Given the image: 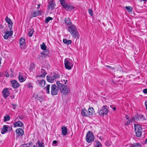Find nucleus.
<instances>
[{"instance_id":"f257e3e1","label":"nucleus","mask_w":147,"mask_h":147,"mask_svg":"<svg viewBox=\"0 0 147 147\" xmlns=\"http://www.w3.org/2000/svg\"><path fill=\"white\" fill-rule=\"evenodd\" d=\"M58 88L60 90L61 93L63 95H66L69 94L70 90L69 88L67 85H64L63 84L61 83L60 82L57 81V82Z\"/></svg>"},{"instance_id":"f03ea898","label":"nucleus","mask_w":147,"mask_h":147,"mask_svg":"<svg viewBox=\"0 0 147 147\" xmlns=\"http://www.w3.org/2000/svg\"><path fill=\"white\" fill-rule=\"evenodd\" d=\"M68 30L73 37L74 38L79 37L78 32L75 26L73 25L69 26L68 27Z\"/></svg>"},{"instance_id":"7ed1b4c3","label":"nucleus","mask_w":147,"mask_h":147,"mask_svg":"<svg viewBox=\"0 0 147 147\" xmlns=\"http://www.w3.org/2000/svg\"><path fill=\"white\" fill-rule=\"evenodd\" d=\"M64 64L65 68L70 70L73 66L72 61L69 58H66L64 61Z\"/></svg>"},{"instance_id":"20e7f679","label":"nucleus","mask_w":147,"mask_h":147,"mask_svg":"<svg viewBox=\"0 0 147 147\" xmlns=\"http://www.w3.org/2000/svg\"><path fill=\"white\" fill-rule=\"evenodd\" d=\"M59 76L58 74L54 73L51 76H47V81L50 83H53L54 80L59 78Z\"/></svg>"},{"instance_id":"39448f33","label":"nucleus","mask_w":147,"mask_h":147,"mask_svg":"<svg viewBox=\"0 0 147 147\" xmlns=\"http://www.w3.org/2000/svg\"><path fill=\"white\" fill-rule=\"evenodd\" d=\"M94 140V136L92 133L90 131L87 133L86 136V140L87 142L90 143L93 142Z\"/></svg>"},{"instance_id":"423d86ee","label":"nucleus","mask_w":147,"mask_h":147,"mask_svg":"<svg viewBox=\"0 0 147 147\" xmlns=\"http://www.w3.org/2000/svg\"><path fill=\"white\" fill-rule=\"evenodd\" d=\"M108 109L107 108V106L104 105L102 106L101 108L99 109L98 112L100 115H106L108 112Z\"/></svg>"},{"instance_id":"0eeeda50","label":"nucleus","mask_w":147,"mask_h":147,"mask_svg":"<svg viewBox=\"0 0 147 147\" xmlns=\"http://www.w3.org/2000/svg\"><path fill=\"white\" fill-rule=\"evenodd\" d=\"M58 89L56 85H52L51 88V94L53 95H56L58 92Z\"/></svg>"},{"instance_id":"6e6552de","label":"nucleus","mask_w":147,"mask_h":147,"mask_svg":"<svg viewBox=\"0 0 147 147\" xmlns=\"http://www.w3.org/2000/svg\"><path fill=\"white\" fill-rule=\"evenodd\" d=\"M8 88H4L2 91L3 96L6 99L10 95V93L8 91Z\"/></svg>"},{"instance_id":"1a4fd4ad","label":"nucleus","mask_w":147,"mask_h":147,"mask_svg":"<svg viewBox=\"0 0 147 147\" xmlns=\"http://www.w3.org/2000/svg\"><path fill=\"white\" fill-rule=\"evenodd\" d=\"M13 34V31L11 30H10V31H5L4 35L3 36L4 38L5 39H7L9 36H11Z\"/></svg>"},{"instance_id":"9d476101","label":"nucleus","mask_w":147,"mask_h":147,"mask_svg":"<svg viewBox=\"0 0 147 147\" xmlns=\"http://www.w3.org/2000/svg\"><path fill=\"white\" fill-rule=\"evenodd\" d=\"M62 6L63 8H65L66 10L69 11H71L74 8V7L72 5L69 4H67L65 3Z\"/></svg>"},{"instance_id":"9b49d317","label":"nucleus","mask_w":147,"mask_h":147,"mask_svg":"<svg viewBox=\"0 0 147 147\" xmlns=\"http://www.w3.org/2000/svg\"><path fill=\"white\" fill-rule=\"evenodd\" d=\"M55 5V4L53 0H51V1L49 2L48 5V9H53Z\"/></svg>"},{"instance_id":"f8f14e48","label":"nucleus","mask_w":147,"mask_h":147,"mask_svg":"<svg viewBox=\"0 0 147 147\" xmlns=\"http://www.w3.org/2000/svg\"><path fill=\"white\" fill-rule=\"evenodd\" d=\"M17 135L19 136H22L24 134L23 130L20 128L17 129L16 131Z\"/></svg>"},{"instance_id":"ddd939ff","label":"nucleus","mask_w":147,"mask_h":147,"mask_svg":"<svg viewBox=\"0 0 147 147\" xmlns=\"http://www.w3.org/2000/svg\"><path fill=\"white\" fill-rule=\"evenodd\" d=\"M5 20L9 25V27L11 30L12 27L13 23L11 20L7 16L5 18Z\"/></svg>"},{"instance_id":"4468645a","label":"nucleus","mask_w":147,"mask_h":147,"mask_svg":"<svg viewBox=\"0 0 147 147\" xmlns=\"http://www.w3.org/2000/svg\"><path fill=\"white\" fill-rule=\"evenodd\" d=\"M19 42L20 47L22 49L24 48L25 45V39L23 38H21Z\"/></svg>"},{"instance_id":"2eb2a0df","label":"nucleus","mask_w":147,"mask_h":147,"mask_svg":"<svg viewBox=\"0 0 147 147\" xmlns=\"http://www.w3.org/2000/svg\"><path fill=\"white\" fill-rule=\"evenodd\" d=\"M11 83L12 87L14 88H17L20 86V84L15 80L11 81Z\"/></svg>"},{"instance_id":"dca6fc26","label":"nucleus","mask_w":147,"mask_h":147,"mask_svg":"<svg viewBox=\"0 0 147 147\" xmlns=\"http://www.w3.org/2000/svg\"><path fill=\"white\" fill-rule=\"evenodd\" d=\"M37 82L40 87H44L45 84V81L44 80L42 79L41 80H38Z\"/></svg>"},{"instance_id":"f3484780","label":"nucleus","mask_w":147,"mask_h":147,"mask_svg":"<svg viewBox=\"0 0 147 147\" xmlns=\"http://www.w3.org/2000/svg\"><path fill=\"white\" fill-rule=\"evenodd\" d=\"M41 15V11H40L35 10L33 11L32 15L33 17H36Z\"/></svg>"},{"instance_id":"a211bd4d","label":"nucleus","mask_w":147,"mask_h":147,"mask_svg":"<svg viewBox=\"0 0 147 147\" xmlns=\"http://www.w3.org/2000/svg\"><path fill=\"white\" fill-rule=\"evenodd\" d=\"M88 117H90L93 115L94 113V109L92 107L89 108L88 109Z\"/></svg>"},{"instance_id":"6ab92c4d","label":"nucleus","mask_w":147,"mask_h":147,"mask_svg":"<svg viewBox=\"0 0 147 147\" xmlns=\"http://www.w3.org/2000/svg\"><path fill=\"white\" fill-rule=\"evenodd\" d=\"M135 131H142V127L140 125L138 124H135L134 126Z\"/></svg>"},{"instance_id":"aec40b11","label":"nucleus","mask_w":147,"mask_h":147,"mask_svg":"<svg viewBox=\"0 0 147 147\" xmlns=\"http://www.w3.org/2000/svg\"><path fill=\"white\" fill-rule=\"evenodd\" d=\"M81 113L83 116L88 117V111L84 109H82Z\"/></svg>"},{"instance_id":"412c9836","label":"nucleus","mask_w":147,"mask_h":147,"mask_svg":"<svg viewBox=\"0 0 147 147\" xmlns=\"http://www.w3.org/2000/svg\"><path fill=\"white\" fill-rule=\"evenodd\" d=\"M14 125L15 127H22L23 125V123L20 121L16 122L14 123Z\"/></svg>"},{"instance_id":"4be33fe9","label":"nucleus","mask_w":147,"mask_h":147,"mask_svg":"<svg viewBox=\"0 0 147 147\" xmlns=\"http://www.w3.org/2000/svg\"><path fill=\"white\" fill-rule=\"evenodd\" d=\"M46 51H44L43 52L41 53L39 56V59H43L45 58L47 55L46 54Z\"/></svg>"},{"instance_id":"5701e85b","label":"nucleus","mask_w":147,"mask_h":147,"mask_svg":"<svg viewBox=\"0 0 147 147\" xmlns=\"http://www.w3.org/2000/svg\"><path fill=\"white\" fill-rule=\"evenodd\" d=\"M8 127L7 125H4L3 129L1 131V133L2 134H4L7 131Z\"/></svg>"},{"instance_id":"b1692460","label":"nucleus","mask_w":147,"mask_h":147,"mask_svg":"<svg viewBox=\"0 0 147 147\" xmlns=\"http://www.w3.org/2000/svg\"><path fill=\"white\" fill-rule=\"evenodd\" d=\"M62 134L64 136H65L67 134V128L64 126H63L62 128Z\"/></svg>"},{"instance_id":"393cba45","label":"nucleus","mask_w":147,"mask_h":147,"mask_svg":"<svg viewBox=\"0 0 147 147\" xmlns=\"http://www.w3.org/2000/svg\"><path fill=\"white\" fill-rule=\"evenodd\" d=\"M50 88V85L49 84H47V86H45V88H44V89H45V90H46V93L47 94H49Z\"/></svg>"},{"instance_id":"a878e982","label":"nucleus","mask_w":147,"mask_h":147,"mask_svg":"<svg viewBox=\"0 0 147 147\" xmlns=\"http://www.w3.org/2000/svg\"><path fill=\"white\" fill-rule=\"evenodd\" d=\"M41 72L42 73H43L42 74H41V75H40L39 76V77H42V78H44L47 74V73L45 72V70L43 69H41Z\"/></svg>"},{"instance_id":"bb28decb","label":"nucleus","mask_w":147,"mask_h":147,"mask_svg":"<svg viewBox=\"0 0 147 147\" xmlns=\"http://www.w3.org/2000/svg\"><path fill=\"white\" fill-rule=\"evenodd\" d=\"M18 78L19 81L21 82L24 81L25 80V79L22 77V76L21 75L20 73H19Z\"/></svg>"},{"instance_id":"cd10ccee","label":"nucleus","mask_w":147,"mask_h":147,"mask_svg":"<svg viewBox=\"0 0 147 147\" xmlns=\"http://www.w3.org/2000/svg\"><path fill=\"white\" fill-rule=\"evenodd\" d=\"M65 24L67 25H69L71 24V20L69 18H66L65 20Z\"/></svg>"},{"instance_id":"c85d7f7f","label":"nucleus","mask_w":147,"mask_h":147,"mask_svg":"<svg viewBox=\"0 0 147 147\" xmlns=\"http://www.w3.org/2000/svg\"><path fill=\"white\" fill-rule=\"evenodd\" d=\"M94 147H102V145L99 141H97L96 142Z\"/></svg>"},{"instance_id":"c756f323","label":"nucleus","mask_w":147,"mask_h":147,"mask_svg":"<svg viewBox=\"0 0 147 147\" xmlns=\"http://www.w3.org/2000/svg\"><path fill=\"white\" fill-rule=\"evenodd\" d=\"M4 121L5 122L9 121L10 119V117L7 115H6L4 117Z\"/></svg>"},{"instance_id":"7c9ffc66","label":"nucleus","mask_w":147,"mask_h":147,"mask_svg":"<svg viewBox=\"0 0 147 147\" xmlns=\"http://www.w3.org/2000/svg\"><path fill=\"white\" fill-rule=\"evenodd\" d=\"M34 31L33 29H31L29 30L28 31V35L30 37H31L33 34V33Z\"/></svg>"},{"instance_id":"2f4dec72","label":"nucleus","mask_w":147,"mask_h":147,"mask_svg":"<svg viewBox=\"0 0 147 147\" xmlns=\"http://www.w3.org/2000/svg\"><path fill=\"white\" fill-rule=\"evenodd\" d=\"M34 96H35V98H36L37 99L39 100L40 101H41L42 100V97L40 96H39L38 94H36Z\"/></svg>"},{"instance_id":"473e14b6","label":"nucleus","mask_w":147,"mask_h":147,"mask_svg":"<svg viewBox=\"0 0 147 147\" xmlns=\"http://www.w3.org/2000/svg\"><path fill=\"white\" fill-rule=\"evenodd\" d=\"M37 144L39 147H44V144L43 142H40L39 141H38Z\"/></svg>"},{"instance_id":"72a5a7b5","label":"nucleus","mask_w":147,"mask_h":147,"mask_svg":"<svg viewBox=\"0 0 147 147\" xmlns=\"http://www.w3.org/2000/svg\"><path fill=\"white\" fill-rule=\"evenodd\" d=\"M41 48L43 50H46L47 47L44 43H43L41 45Z\"/></svg>"},{"instance_id":"f704fd0d","label":"nucleus","mask_w":147,"mask_h":147,"mask_svg":"<svg viewBox=\"0 0 147 147\" xmlns=\"http://www.w3.org/2000/svg\"><path fill=\"white\" fill-rule=\"evenodd\" d=\"M125 8L126 9H127V11L129 12V13L131 12L132 13V8L131 7L129 6H128V7L126 6L125 7Z\"/></svg>"},{"instance_id":"c9c22d12","label":"nucleus","mask_w":147,"mask_h":147,"mask_svg":"<svg viewBox=\"0 0 147 147\" xmlns=\"http://www.w3.org/2000/svg\"><path fill=\"white\" fill-rule=\"evenodd\" d=\"M53 20V18L52 17H49L47 18L45 20V22L46 23H48L50 20Z\"/></svg>"},{"instance_id":"e433bc0d","label":"nucleus","mask_w":147,"mask_h":147,"mask_svg":"<svg viewBox=\"0 0 147 147\" xmlns=\"http://www.w3.org/2000/svg\"><path fill=\"white\" fill-rule=\"evenodd\" d=\"M137 137H140L142 135V131H135Z\"/></svg>"},{"instance_id":"4c0bfd02","label":"nucleus","mask_w":147,"mask_h":147,"mask_svg":"<svg viewBox=\"0 0 147 147\" xmlns=\"http://www.w3.org/2000/svg\"><path fill=\"white\" fill-rule=\"evenodd\" d=\"M35 67L34 65V64L32 63L30 65V71H32Z\"/></svg>"},{"instance_id":"58836bf2","label":"nucleus","mask_w":147,"mask_h":147,"mask_svg":"<svg viewBox=\"0 0 147 147\" xmlns=\"http://www.w3.org/2000/svg\"><path fill=\"white\" fill-rule=\"evenodd\" d=\"M133 147H139L140 146V145L139 143H134L133 144Z\"/></svg>"},{"instance_id":"ea45409f","label":"nucleus","mask_w":147,"mask_h":147,"mask_svg":"<svg viewBox=\"0 0 147 147\" xmlns=\"http://www.w3.org/2000/svg\"><path fill=\"white\" fill-rule=\"evenodd\" d=\"M88 12L89 14L91 16H92L93 15V11L92 9H89L88 10Z\"/></svg>"},{"instance_id":"a19ab883","label":"nucleus","mask_w":147,"mask_h":147,"mask_svg":"<svg viewBox=\"0 0 147 147\" xmlns=\"http://www.w3.org/2000/svg\"><path fill=\"white\" fill-rule=\"evenodd\" d=\"M138 120V118L137 116H134L133 117L132 120V121L134 120V121H137Z\"/></svg>"},{"instance_id":"79ce46f5","label":"nucleus","mask_w":147,"mask_h":147,"mask_svg":"<svg viewBox=\"0 0 147 147\" xmlns=\"http://www.w3.org/2000/svg\"><path fill=\"white\" fill-rule=\"evenodd\" d=\"M61 5L63 6L65 3L64 0H59Z\"/></svg>"},{"instance_id":"37998d69","label":"nucleus","mask_w":147,"mask_h":147,"mask_svg":"<svg viewBox=\"0 0 147 147\" xmlns=\"http://www.w3.org/2000/svg\"><path fill=\"white\" fill-rule=\"evenodd\" d=\"M67 80H65V79H63L61 80V82L62 83H64L65 84H66V83L67 82Z\"/></svg>"},{"instance_id":"c03bdc74","label":"nucleus","mask_w":147,"mask_h":147,"mask_svg":"<svg viewBox=\"0 0 147 147\" xmlns=\"http://www.w3.org/2000/svg\"><path fill=\"white\" fill-rule=\"evenodd\" d=\"M57 141L56 140H54L53 141V144H54V146H57Z\"/></svg>"},{"instance_id":"a18cd8bd","label":"nucleus","mask_w":147,"mask_h":147,"mask_svg":"<svg viewBox=\"0 0 147 147\" xmlns=\"http://www.w3.org/2000/svg\"><path fill=\"white\" fill-rule=\"evenodd\" d=\"M132 121V120H128V121H127L125 123V125H129L130 124V122H131V121Z\"/></svg>"},{"instance_id":"49530a36","label":"nucleus","mask_w":147,"mask_h":147,"mask_svg":"<svg viewBox=\"0 0 147 147\" xmlns=\"http://www.w3.org/2000/svg\"><path fill=\"white\" fill-rule=\"evenodd\" d=\"M143 92V93L144 94H147V88L146 89H144Z\"/></svg>"},{"instance_id":"de8ad7c7","label":"nucleus","mask_w":147,"mask_h":147,"mask_svg":"<svg viewBox=\"0 0 147 147\" xmlns=\"http://www.w3.org/2000/svg\"><path fill=\"white\" fill-rule=\"evenodd\" d=\"M71 43V41L70 40H67V44L68 45H69Z\"/></svg>"},{"instance_id":"09e8293b","label":"nucleus","mask_w":147,"mask_h":147,"mask_svg":"<svg viewBox=\"0 0 147 147\" xmlns=\"http://www.w3.org/2000/svg\"><path fill=\"white\" fill-rule=\"evenodd\" d=\"M140 116L141 118H142L143 120H146V119H145V117H144V116L143 115H141Z\"/></svg>"},{"instance_id":"8fccbe9b","label":"nucleus","mask_w":147,"mask_h":147,"mask_svg":"<svg viewBox=\"0 0 147 147\" xmlns=\"http://www.w3.org/2000/svg\"><path fill=\"white\" fill-rule=\"evenodd\" d=\"M67 40L66 39H63V43L64 44H67Z\"/></svg>"},{"instance_id":"3c124183","label":"nucleus","mask_w":147,"mask_h":147,"mask_svg":"<svg viewBox=\"0 0 147 147\" xmlns=\"http://www.w3.org/2000/svg\"><path fill=\"white\" fill-rule=\"evenodd\" d=\"M106 67H108V68L111 69H114V68L109 65H107V66H106Z\"/></svg>"},{"instance_id":"603ef678","label":"nucleus","mask_w":147,"mask_h":147,"mask_svg":"<svg viewBox=\"0 0 147 147\" xmlns=\"http://www.w3.org/2000/svg\"><path fill=\"white\" fill-rule=\"evenodd\" d=\"M126 118L127 119H129L130 118V117L127 115H126Z\"/></svg>"},{"instance_id":"864d4df0","label":"nucleus","mask_w":147,"mask_h":147,"mask_svg":"<svg viewBox=\"0 0 147 147\" xmlns=\"http://www.w3.org/2000/svg\"><path fill=\"white\" fill-rule=\"evenodd\" d=\"M145 105H146V109H147V100L145 102Z\"/></svg>"},{"instance_id":"5fc2aeb1","label":"nucleus","mask_w":147,"mask_h":147,"mask_svg":"<svg viewBox=\"0 0 147 147\" xmlns=\"http://www.w3.org/2000/svg\"><path fill=\"white\" fill-rule=\"evenodd\" d=\"M19 117L20 119H22L23 118L22 116H20Z\"/></svg>"},{"instance_id":"6e6d98bb","label":"nucleus","mask_w":147,"mask_h":147,"mask_svg":"<svg viewBox=\"0 0 147 147\" xmlns=\"http://www.w3.org/2000/svg\"><path fill=\"white\" fill-rule=\"evenodd\" d=\"M41 5L40 4H38L37 6V9H38L40 6Z\"/></svg>"},{"instance_id":"4d7b16f0","label":"nucleus","mask_w":147,"mask_h":147,"mask_svg":"<svg viewBox=\"0 0 147 147\" xmlns=\"http://www.w3.org/2000/svg\"><path fill=\"white\" fill-rule=\"evenodd\" d=\"M16 107V105H13V109H15Z\"/></svg>"},{"instance_id":"13d9d810","label":"nucleus","mask_w":147,"mask_h":147,"mask_svg":"<svg viewBox=\"0 0 147 147\" xmlns=\"http://www.w3.org/2000/svg\"><path fill=\"white\" fill-rule=\"evenodd\" d=\"M5 76L7 77H9V75L7 74Z\"/></svg>"},{"instance_id":"bf43d9fd","label":"nucleus","mask_w":147,"mask_h":147,"mask_svg":"<svg viewBox=\"0 0 147 147\" xmlns=\"http://www.w3.org/2000/svg\"><path fill=\"white\" fill-rule=\"evenodd\" d=\"M0 28H3V26H2L1 25H0Z\"/></svg>"},{"instance_id":"052dcab7","label":"nucleus","mask_w":147,"mask_h":147,"mask_svg":"<svg viewBox=\"0 0 147 147\" xmlns=\"http://www.w3.org/2000/svg\"><path fill=\"white\" fill-rule=\"evenodd\" d=\"M113 110L115 111L116 109V108L115 107H114L113 108Z\"/></svg>"},{"instance_id":"680f3d73","label":"nucleus","mask_w":147,"mask_h":147,"mask_svg":"<svg viewBox=\"0 0 147 147\" xmlns=\"http://www.w3.org/2000/svg\"><path fill=\"white\" fill-rule=\"evenodd\" d=\"M10 76L11 77H13L14 76V75H13V74H11V75H10Z\"/></svg>"},{"instance_id":"e2e57ef3","label":"nucleus","mask_w":147,"mask_h":147,"mask_svg":"<svg viewBox=\"0 0 147 147\" xmlns=\"http://www.w3.org/2000/svg\"><path fill=\"white\" fill-rule=\"evenodd\" d=\"M145 143L146 144H147V138L145 140Z\"/></svg>"},{"instance_id":"0e129e2a","label":"nucleus","mask_w":147,"mask_h":147,"mask_svg":"<svg viewBox=\"0 0 147 147\" xmlns=\"http://www.w3.org/2000/svg\"><path fill=\"white\" fill-rule=\"evenodd\" d=\"M129 147H133V144H131Z\"/></svg>"},{"instance_id":"69168bd1","label":"nucleus","mask_w":147,"mask_h":147,"mask_svg":"<svg viewBox=\"0 0 147 147\" xmlns=\"http://www.w3.org/2000/svg\"><path fill=\"white\" fill-rule=\"evenodd\" d=\"M113 83H114V84H116V83H117V82H115L113 81Z\"/></svg>"},{"instance_id":"338daca9","label":"nucleus","mask_w":147,"mask_h":147,"mask_svg":"<svg viewBox=\"0 0 147 147\" xmlns=\"http://www.w3.org/2000/svg\"><path fill=\"white\" fill-rule=\"evenodd\" d=\"M33 147H36V146L35 145H33Z\"/></svg>"},{"instance_id":"774afa93","label":"nucleus","mask_w":147,"mask_h":147,"mask_svg":"<svg viewBox=\"0 0 147 147\" xmlns=\"http://www.w3.org/2000/svg\"><path fill=\"white\" fill-rule=\"evenodd\" d=\"M18 119V118L17 117V118H16L15 119V121H17V119Z\"/></svg>"}]
</instances>
